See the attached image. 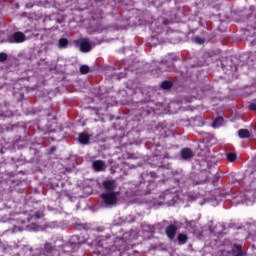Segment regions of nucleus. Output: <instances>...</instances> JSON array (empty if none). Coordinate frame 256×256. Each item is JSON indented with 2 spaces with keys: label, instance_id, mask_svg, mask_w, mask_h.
I'll list each match as a JSON object with an SVG mask.
<instances>
[{
  "label": "nucleus",
  "instance_id": "obj_22",
  "mask_svg": "<svg viewBox=\"0 0 256 256\" xmlns=\"http://www.w3.org/2000/svg\"><path fill=\"white\" fill-rule=\"evenodd\" d=\"M207 178H204L202 180H200L199 182H196L195 185H203V183H206Z\"/></svg>",
  "mask_w": 256,
  "mask_h": 256
},
{
  "label": "nucleus",
  "instance_id": "obj_23",
  "mask_svg": "<svg viewBox=\"0 0 256 256\" xmlns=\"http://www.w3.org/2000/svg\"><path fill=\"white\" fill-rule=\"evenodd\" d=\"M17 231H21V228H19V227H14L13 233H17Z\"/></svg>",
  "mask_w": 256,
  "mask_h": 256
},
{
  "label": "nucleus",
  "instance_id": "obj_18",
  "mask_svg": "<svg viewBox=\"0 0 256 256\" xmlns=\"http://www.w3.org/2000/svg\"><path fill=\"white\" fill-rule=\"evenodd\" d=\"M194 41L197 43V45H203V43H205V40L199 36H196Z\"/></svg>",
  "mask_w": 256,
  "mask_h": 256
},
{
  "label": "nucleus",
  "instance_id": "obj_7",
  "mask_svg": "<svg viewBox=\"0 0 256 256\" xmlns=\"http://www.w3.org/2000/svg\"><path fill=\"white\" fill-rule=\"evenodd\" d=\"M95 171H105V162L103 160H95L92 164Z\"/></svg>",
  "mask_w": 256,
  "mask_h": 256
},
{
  "label": "nucleus",
  "instance_id": "obj_5",
  "mask_svg": "<svg viewBox=\"0 0 256 256\" xmlns=\"http://www.w3.org/2000/svg\"><path fill=\"white\" fill-rule=\"evenodd\" d=\"M194 155L195 154L191 148H184L180 152V157L183 159V161H189V159H193Z\"/></svg>",
  "mask_w": 256,
  "mask_h": 256
},
{
  "label": "nucleus",
  "instance_id": "obj_1",
  "mask_svg": "<svg viewBox=\"0 0 256 256\" xmlns=\"http://www.w3.org/2000/svg\"><path fill=\"white\" fill-rule=\"evenodd\" d=\"M117 197H119V192H105L101 194V199L105 205H115L117 203Z\"/></svg>",
  "mask_w": 256,
  "mask_h": 256
},
{
  "label": "nucleus",
  "instance_id": "obj_3",
  "mask_svg": "<svg viewBox=\"0 0 256 256\" xmlns=\"http://www.w3.org/2000/svg\"><path fill=\"white\" fill-rule=\"evenodd\" d=\"M103 187L106 193H115V189L119 187V184H117V181L115 180H105L103 182Z\"/></svg>",
  "mask_w": 256,
  "mask_h": 256
},
{
  "label": "nucleus",
  "instance_id": "obj_8",
  "mask_svg": "<svg viewBox=\"0 0 256 256\" xmlns=\"http://www.w3.org/2000/svg\"><path fill=\"white\" fill-rule=\"evenodd\" d=\"M238 137H240V139H249V137H251V133H249V130L247 129H240L238 131Z\"/></svg>",
  "mask_w": 256,
  "mask_h": 256
},
{
  "label": "nucleus",
  "instance_id": "obj_10",
  "mask_svg": "<svg viewBox=\"0 0 256 256\" xmlns=\"http://www.w3.org/2000/svg\"><path fill=\"white\" fill-rule=\"evenodd\" d=\"M69 45V40L67 38H61L58 42L59 49H65Z\"/></svg>",
  "mask_w": 256,
  "mask_h": 256
},
{
  "label": "nucleus",
  "instance_id": "obj_15",
  "mask_svg": "<svg viewBox=\"0 0 256 256\" xmlns=\"http://www.w3.org/2000/svg\"><path fill=\"white\" fill-rule=\"evenodd\" d=\"M227 157V160L230 162V163H233V161H235L237 159V154L235 153H228L226 155Z\"/></svg>",
  "mask_w": 256,
  "mask_h": 256
},
{
  "label": "nucleus",
  "instance_id": "obj_17",
  "mask_svg": "<svg viewBox=\"0 0 256 256\" xmlns=\"http://www.w3.org/2000/svg\"><path fill=\"white\" fill-rule=\"evenodd\" d=\"M173 84L170 81H164L161 84L162 89H171Z\"/></svg>",
  "mask_w": 256,
  "mask_h": 256
},
{
  "label": "nucleus",
  "instance_id": "obj_11",
  "mask_svg": "<svg viewBox=\"0 0 256 256\" xmlns=\"http://www.w3.org/2000/svg\"><path fill=\"white\" fill-rule=\"evenodd\" d=\"M187 234H183V233H180L178 235V243L179 245H185V243H187Z\"/></svg>",
  "mask_w": 256,
  "mask_h": 256
},
{
  "label": "nucleus",
  "instance_id": "obj_19",
  "mask_svg": "<svg viewBox=\"0 0 256 256\" xmlns=\"http://www.w3.org/2000/svg\"><path fill=\"white\" fill-rule=\"evenodd\" d=\"M0 61H1V62L7 61V54H5V53H0Z\"/></svg>",
  "mask_w": 256,
  "mask_h": 256
},
{
  "label": "nucleus",
  "instance_id": "obj_26",
  "mask_svg": "<svg viewBox=\"0 0 256 256\" xmlns=\"http://www.w3.org/2000/svg\"><path fill=\"white\" fill-rule=\"evenodd\" d=\"M253 187H255V182H252Z\"/></svg>",
  "mask_w": 256,
  "mask_h": 256
},
{
  "label": "nucleus",
  "instance_id": "obj_13",
  "mask_svg": "<svg viewBox=\"0 0 256 256\" xmlns=\"http://www.w3.org/2000/svg\"><path fill=\"white\" fill-rule=\"evenodd\" d=\"M233 254L235 256H242L243 252L241 251V246L235 245L234 248H233Z\"/></svg>",
  "mask_w": 256,
  "mask_h": 256
},
{
  "label": "nucleus",
  "instance_id": "obj_4",
  "mask_svg": "<svg viewBox=\"0 0 256 256\" xmlns=\"http://www.w3.org/2000/svg\"><path fill=\"white\" fill-rule=\"evenodd\" d=\"M26 37L23 32H15L11 36H9L8 41L9 43H23Z\"/></svg>",
  "mask_w": 256,
  "mask_h": 256
},
{
  "label": "nucleus",
  "instance_id": "obj_6",
  "mask_svg": "<svg viewBox=\"0 0 256 256\" xmlns=\"http://www.w3.org/2000/svg\"><path fill=\"white\" fill-rule=\"evenodd\" d=\"M165 233L168 237V239H175V236L177 235V226L175 224H171L169 225L166 230Z\"/></svg>",
  "mask_w": 256,
  "mask_h": 256
},
{
  "label": "nucleus",
  "instance_id": "obj_24",
  "mask_svg": "<svg viewBox=\"0 0 256 256\" xmlns=\"http://www.w3.org/2000/svg\"><path fill=\"white\" fill-rule=\"evenodd\" d=\"M199 177H207V173H201Z\"/></svg>",
  "mask_w": 256,
  "mask_h": 256
},
{
  "label": "nucleus",
  "instance_id": "obj_25",
  "mask_svg": "<svg viewBox=\"0 0 256 256\" xmlns=\"http://www.w3.org/2000/svg\"><path fill=\"white\" fill-rule=\"evenodd\" d=\"M253 162L256 163V158L253 159Z\"/></svg>",
  "mask_w": 256,
  "mask_h": 256
},
{
  "label": "nucleus",
  "instance_id": "obj_12",
  "mask_svg": "<svg viewBox=\"0 0 256 256\" xmlns=\"http://www.w3.org/2000/svg\"><path fill=\"white\" fill-rule=\"evenodd\" d=\"M221 125H223V117L216 118L212 123V127H214V129H217V127H221Z\"/></svg>",
  "mask_w": 256,
  "mask_h": 256
},
{
  "label": "nucleus",
  "instance_id": "obj_2",
  "mask_svg": "<svg viewBox=\"0 0 256 256\" xmlns=\"http://www.w3.org/2000/svg\"><path fill=\"white\" fill-rule=\"evenodd\" d=\"M76 44L78 45V47H80V51L82 53H89V51H91L92 47H91V43L89 42V39L87 38H81L78 41H76Z\"/></svg>",
  "mask_w": 256,
  "mask_h": 256
},
{
  "label": "nucleus",
  "instance_id": "obj_21",
  "mask_svg": "<svg viewBox=\"0 0 256 256\" xmlns=\"http://www.w3.org/2000/svg\"><path fill=\"white\" fill-rule=\"evenodd\" d=\"M249 109H250L251 111H256V104H255V103L250 104V105H249Z\"/></svg>",
  "mask_w": 256,
  "mask_h": 256
},
{
  "label": "nucleus",
  "instance_id": "obj_20",
  "mask_svg": "<svg viewBox=\"0 0 256 256\" xmlns=\"http://www.w3.org/2000/svg\"><path fill=\"white\" fill-rule=\"evenodd\" d=\"M34 217H35V219H41V217H43V213L37 211L34 213Z\"/></svg>",
  "mask_w": 256,
  "mask_h": 256
},
{
  "label": "nucleus",
  "instance_id": "obj_14",
  "mask_svg": "<svg viewBox=\"0 0 256 256\" xmlns=\"http://www.w3.org/2000/svg\"><path fill=\"white\" fill-rule=\"evenodd\" d=\"M162 65H163L161 67L162 71H173V64H170L167 66V63L162 62Z\"/></svg>",
  "mask_w": 256,
  "mask_h": 256
},
{
  "label": "nucleus",
  "instance_id": "obj_16",
  "mask_svg": "<svg viewBox=\"0 0 256 256\" xmlns=\"http://www.w3.org/2000/svg\"><path fill=\"white\" fill-rule=\"evenodd\" d=\"M80 73H81L82 75H87V73H89V66H87V65H82V66L80 67Z\"/></svg>",
  "mask_w": 256,
  "mask_h": 256
},
{
  "label": "nucleus",
  "instance_id": "obj_9",
  "mask_svg": "<svg viewBox=\"0 0 256 256\" xmlns=\"http://www.w3.org/2000/svg\"><path fill=\"white\" fill-rule=\"evenodd\" d=\"M89 139H90V137H89V134H87V133H81V134L79 135V142H80L82 145H87V144H89Z\"/></svg>",
  "mask_w": 256,
  "mask_h": 256
}]
</instances>
